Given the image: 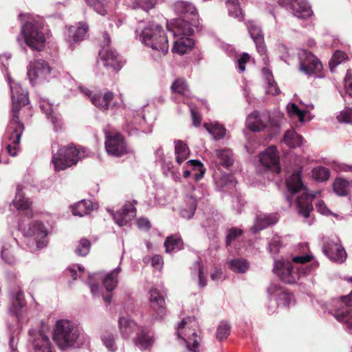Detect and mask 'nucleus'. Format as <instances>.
<instances>
[{
  "instance_id": "1",
  "label": "nucleus",
  "mask_w": 352,
  "mask_h": 352,
  "mask_svg": "<svg viewBox=\"0 0 352 352\" xmlns=\"http://www.w3.org/2000/svg\"><path fill=\"white\" fill-rule=\"evenodd\" d=\"M7 80L11 90L12 107V117L6 133L9 141L6 148L8 153L14 157L17 154L21 137L24 130L23 124L19 120V113L21 107L28 102V93L19 82H13L8 74H7Z\"/></svg>"
},
{
  "instance_id": "2",
  "label": "nucleus",
  "mask_w": 352,
  "mask_h": 352,
  "mask_svg": "<svg viewBox=\"0 0 352 352\" xmlns=\"http://www.w3.org/2000/svg\"><path fill=\"white\" fill-rule=\"evenodd\" d=\"M286 186L289 195L286 196V199L292 205L293 196L298 194L295 198V205L299 215L307 219L313 210L312 201L316 197L318 192L311 194L302 181V171L298 170L286 179Z\"/></svg>"
},
{
  "instance_id": "3",
  "label": "nucleus",
  "mask_w": 352,
  "mask_h": 352,
  "mask_svg": "<svg viewBox=\"0 0 352 352\" xmlns=\"http://www.w3.org/2000/svg\"><path fill=\"white\" fill-rule=\"evenodd\" d=\"M135 34L144 45L162 55L167 53L169 48L168 37L163 28L158 23L142 21L139 23Z\"/></svg>"
},
{
  "instance_id": "4",
  "label": "nucleus",
  "mask_w": 352,
  "mask_h": 352,
  "mask_svg": "<svg viewBox=\"0 0 352 352\" xmlns=\"http://www.w3.org/2000/svg\"><path fill=\"white\" fill-rule=\"evenodd\" d=\"M80 329L74 322L67 319L58 320L52 332V338L61 351L78 347Z\"/></svg>"
},
{
  "instance_id": "5",
  "label": "nucleus",
  "mask_w": 352,
  "mask_h": 352,
  "mask_svg": "<svg viewBox=\"0 0 352 352\" xmlns=\"http://www.w3.org/2000/svg\"><path fill=\"white\" fill-rule=\"evenodd\" d=\"M52 163L55 171L64 170L74 165L88 155V151L80 146H76L69 144L58 147V144L52 145Z\"/></svg>"
},
{
  "instance_id": "6",
  "label": "nucleus",
  "mask_w": 352,
  "mask_h": 352,
  "mask_svg": "<svg viewBox=\"0 0 352 352\" xmlns=\"http://www.w3.org/2000/svg\"><path fill=\"white\" fill-rule=\"evenodd\" d=\"M198 324L194 317L184 318L176 329L178 338L182 339L190 351L199 352V336L196 331Z\"/></svg>"
},
{
  "instance_id": "7",
  "label": "nucleus",
  "mask_w": 352,
  "mask_h": 352,
  "mask_svg": "<svg viewBox=\"0 0 352 352\" xmlns=\"http://www.w3.org/2000/svg\"><path fill=\"white\" fill-rule=\"evenodd\" d=\"M21 34L25 43L31 50L38 52L43 50L46 39L37 23L26 22L21 27Z\"/></svg>"
},
{
  "instance_id": "8",
  "label": "nucleus",
  "mask_w": 352,
  "mask_h": 352,
  "mask_svg": "<svg viewBox=\"0 0 352 352\" xmlns=\"http://www.w3.org/2000/svg\"><path fill=\"white\" fill-rule=\"evenodd\" d=\"M299 69L307 76H320L322 69L321 62L311 52L305 50H300L298 53Z\"/></svg>"
},
{
  "instance_id": "9",
  "label": "nucleus",
  "mask_w": 352,
  "mask_h": 352,
  "mask_svg": "<svg viewBox=\"0 0 352 352\" xmlns=\"http://www.w3.org/2000/svg\"><path fill=\"white\" fill-rule=\"evenodd\" d=\"M273 271L282 281L289 284L296 283L301 276L299 267H295L289 261H275Z\"/></svg>"
},
{
  "instance_id": "10",
  "label": "nucleus",
  "mask_w": 352,
  "mask_h": 352,
  "mask_svg": "<svg viewBox=\"0 0 352 352\" xmlns=\"http://www.w3.org/2000/svg\"><path fill=\"white\" fill-rule=\"evenodd\" d=\"M52 69L44 60L38 59L30 62L27 68V76L32 85L47 80L51 74Z\"/></svg>"
},
{
  "instance_id": "11",
  "label": "nucleus",
  "mask_w": 352,
  "mask_h": 352,
  "mask_svg": "<svg viewBox=\"0 0 352 352\" xmlns=\"http://www.w3.org/2000/svg\"><path fill=\"white\" fill-rule=\"evenodd\" d=\"M10 311L15 315L18 321V327L13 333L16 332V335L20 331V326L28 322L26 301L24 298V294L21 289L14 292L12 295V305Z\"/></svg>"
},
{
  "instance_id": "12",
  "label": "nucleus",
  "mask_w": 352,
  "mask_h": 352,
  "mask_svg": "<svg viewBox=\"0 0 352 352\" xmlns=\"http://www.w3.org/2000/svg\"><path fill=\"white\" fill-rule=\"evenodd\" d=\"M105 148L107 153L115 157H120L127 153L123 136L116 132H105Z\"/></svg>"
},
{
  "instance_id": "13",
  "label": "nucleus",
  "mask_w": 352,
  "mask_h": 352,
  "mask_svg": "<svg viewBox=\"0 0 352 352\" xmlns=\"http://www.w3.org/2000/svg\"><path fill=\"white\" fill-rule=\"evenodd\" d=\"M278 3L290 10L296 17L307 19L313 14V11L307 0H278Z\"/></svg>"
},
{
  "instance_id": "14",
  "label": "nucleus",
  "mask_w": 352,
  "mask_h": 352,
  "mask_svg": "<svg viewBox=\"0 0 352 352\" xmlns=\"http://www.w3.org/2000/svg\"><path fill=\"white\" fill-rule=\"evenodd\" d=\"M29 335L34 352H56L50 338L43 331L30 329Z\"/></svg>"
},
{
  "instance_id": "15",
  "label": "nucleus",
  "mask_w": 352,
  "mask_h": 352,
  "mask_svg": "<svg viewBox=\"0 0 352 352\" xmlns=\"http://www.w3.org/2000/svg\"><path fill=\"white\" fill-rule=\"evenodd\" d=\"M259 162L263 167L272 172L279 173L280 171L279 154L274 146L267 147L260 154Z\"/></svg>"
},
{
  "instance_id": "16",
  "label": "nucleus",
  "mask_w": 352,
  "mask_h": 352,
  "mask_svg": "<svg viewBox=\"0 0 352 352\" xmlns=\"http://www.w3.org/2000/svg\"><path fill=\"white\" fill-rule=\"evenodd\" d=\"M268 294L274 298L278 306L288 307L295 304L292 294L276 284H271L267 288Z\"/></svg>"
},
{
  "instance_id": "17",
  "label": "nucleus",
  "mask_w": 352,
  "mask_h": 352,
  "mask_svg": "<svg viewBox=\"0 0 352 352\" xmlns=\"http://www.w3.org/2000/svg\"><path fill=\"white\" fill-rule=\"evenodd\" d=\"M322 251L327 256L335 262L342 263L346 258V253L337 238L328 241L324 245Z\"/></svg>"
},
{
  "instance_id": "18",
  "label": "nucleus",
  "mask_w": 352,
  "mask_h": 352,
  "mask_svg": "<svg viewBox=\"0 0 352 352\" xmlns=\"http://www.w3.org/2000/svg\"><path fill=\"white\" fill-rule=\"evenodd\" d=\"M25 232L28 237L34 240L38 249H42L47 245L48 232L43 223L34 222Z\"/></svg>"
},
{
  "instance_id": "19",
  "label": "nucleus",
  "mask_w": 352,
  "mask_h": 352,
  "mask_svg": "<svg viewBox=\"0 0 352 352\" xmlns=\"http://www.w3.org/2000/svg\"><path fill=\"white\" fill-rule=\"evenodd\" d=\"M188 19L178 18L167 23V29L175 37L188 36L192 34L194 30Z\"/></svg>"
},
{
  "instance_id": "20",
  "label": "nucleus",
  "mask_w": 352,
  "mask_h": 352,
  "mask_svg": "<svg viewBox=\"0 0 352 352\" xmlns=\"http://www.w3.org/2000/svg\"><path fill=\"white\" fill-rule=\"evenodd\" d=\"M18 248V242L15 239H10L1 242L0 246V256L6 264L12 265L16 263L18 258L16 250Z\"/></svg>"
},
{
  "instance_id": "21",
  "label": "nucleus",
  "mask_w": 352,
  "mask_h": 352,
  "mask_svg": "<svg viewBox=\"0 0 352 352\" xmlns=\"http://www.w3.org/2000/svg\"><path fill=\"white\" fill-rule=\"evenodd\" d=\"M149 301L153 311V317L157 320L163 319L166 314L165 300L164 296L156 288L151 289Z\"/></svg>"
},
{
  "instance_id": "22",
  "label": "nucleus",
  "mask_w": 352,
  "mask_h": 352,
  "mask_svg": "<svg viewBox=\"0 0 352 352\" xmlns=\"http://www.w3.org/2000/svg\"><path fill=\"white\" fill-rule=\"evenodd\" d=\"M133 204H126L123 207L113 213L112 210H109L113 215L115 222L120 227L126 226L136 216V208L134 205L137 204V201L133 200Z\"/></svg>"
},
{
  "instance_id": "23",
  "label": "nucleus",
  "mask_w": 352,
  "mask_h": 352,
  "mask_svg": "<svg viewBox=\"0 0 352 352\" xmlns=\"http://www.w3.org/2000/svg\"><path fill=\"white\" fill-rule=\"evenodd\" d=\"M340 300L346 308L344 310H338L334 316L339 322L345 323L347 331L352 333V291L348 296L340 297Z\"/></svg>"
},
{
  "instance_id": "24",
  "label": "nucleus",
  "mask_w": 352,
  "mask_h": 352,
  "mask_svg": "<svg viewBox=\"0 0 352 352\" xmlns=\"http://www.w3.org/2000/svg\"><path fill=\"white\" fill-rule=\"evenodd\" d=\"M99 56L103 63L104 67L107 69H111L113 72L119 71L122 67V63L120 56L113 49H105L102 47L99 52Z\"/></svg>"
},
{
  "instance_id": "25",
  "label": "nucleus",
  "mask_w": 352,
  "mask_h": 352,
  "mask_svg": "<svg viewBox=\"0 0 352 352\" xmlns=\"http://www.w3.org/2000/svg\"><path fill=\"white\" fill-rule=\"evenodd\" d=\"M246 25L249 34L256 45L258 52L261 56H265L263 60L266 62L265 59L267 57L265 56V53L267 52V49L264 44L263 34L260 26L253 21H248Z\"/></svg>"
},
{
  "instance_id": "26",
  "label": "nucleus",
  "mask_w": 352,
  "mask_h": 352,
  "mask_svg": "<svg viewBox=\"0 0 352 352\" xmlns=\"http://www.w3.org/2000/svg\"><path fill=\"white\" fill-rule=\"evenodd\" d=\"M118 327L121 336L124 339L131 338L133 334L138 333L142 327L139 326L134 320L129 316H121L118 320Z\"/></svg>"
},
{
  "instance_id": "27",
  "label": "nucleus",
  "mask_w": 352,
  "mask_h": 352,
  "mask_svg": "<svg viewBox=\"0 0 352 352\" xmlns=\"http://www.w3.org/2000/svg\"><path fill=\"white\" fill-rule=\"evenodd\" d=\"M80 89L85 96L90 98L92 104L101 110H107L113 98V94L111 91L104 93L102 96L98 94H92V92L87 88L80 87Z\"/></svg>"
},
{
  "instance_id": "28",
  "label": "nucleus",
  "mask_w": 352,
  "mask_h": 352,
  "mask_svg": "<svg viewBox=\"0 0 352 352\" xmlns=\"http://www.w3.org/2000/svg\"><path fill=\"white\" fill-rule=\"evenodd\" d=\"M270 120L268 113H260L257 111L251 113L246 119L247 127L252 131H260L266 126V123Z\"/></svg>"
},
{
  "instance_id": "29",
  "label": "nucleus",
  "mask_w": 352,
  "mask_h": 352,
  "mask_svg": "<svg viewBox=\"0 0 352 352\" xmlns=\"http://www.w3.org/2000/svg\"><path fill=\"white\" fill-rule=\"evenodd\" d=\"M39 107L41 110L45 114L46 118L54 125V130L56 131L58 129H60L63 124L61 115L54 109L52 104L48 100H41Z\"/></svg>"
},
{
  "instance_id": "30",
  "label": "nucleus",
  "mask_w": 352,
  "mask_h": 352,
  "mask_svg": "<svg viewBox=\"0 0 352 352\" xmlns=\"http://www.w3.org/2000/svg\"><path fill=\"white\" fill-rule=\"evenodd\" d=\"M88 29L89 27L87 24L83 22H80L75 25L69 26L65 35L67 41L70 45H72L73 43L82 41L86 36Z\"/></svg>"
},
{
  "instance_id": "31",
  "label": "nucleus",
  "mask_w": 352,
  "mask_h": 352,
  "mask_svg": "<svg viewBox=\"0 0 352 352\" xmlns=\"http://www.w3.org/2000/svg\"><path fill=\"white\" fill-rule=\"evenodd\" d=\"M144 122L145 120L143 116L133 113L126 119L125 130L129 135H136L140 130L144 131L142 125Z\"/></svg>"
},
{
  "instance_id": "32",
  "label": "nucleus",
  "mask_w": 352,
  "mask_h": 352,
  "mask_svg": "<svg viewBox=\"0 0 352 352\" xmlns=\"http://www.w3.org/2000/svg\"><path fill=\"white\" fill-rule=\"evenodd\" d=\"M277 221L278 217L276 214H258L256 217L254 225L252 227L251 230L255 233L265 229L269 226L275 224Z\"/></svg>"
},
{
  "instance_id": "33",
  "label": "nucleus",
  "mask_w": 352,
  "mask_h": 352,
  "mask_svg": "<svg viewBox=\"0 0 352 352\" xmlns=\"http://www.w3.org/2000/svg\"><path fill=\"white\" fill-rule=\"evenodd\" d=\"M154 341L153 337L143 328L133 339L134 344L141 350H146L151 347Z\"/></svg>"
},
{
  "instance_id": "34",
  "label": "nucleus",
  "mask_w": 352,
  "mask_h": 352,
  "mask_svg": "<svg viewBox=\"0 0 352 352\" xmlns=\"http://www.w3.org/2000/svg\"><path fill=\"white\" fill-rule=\"evenodd\" d=\"M174 10L178 15H184L185 19H193L197 16V10L195 6L186 1H179L174 4Z\"/></svg>"
},
{
  "instance_id": "35",
  "label": "nucleus",
  "mask_w": 352,
  "mask_h": 352,
  "mask_svg": "<svg viewBox=\"0 0 352 352\" xmlns=\"http://www.w3.org/2000/svg\"><path fill=\"white\" fill-rule=\"evenodd\" d=\"M193 45L194 41L192 38L182 36L175 41L173 52L182 55L190 51Z\"/></svg>"
},
{
  "instance_id": "36",
  "label": "nucleus",
  "mask_w": 352,
  "mask_h": 352,
  "mask_svg": "<svg viewBox=\"0 0 352 352\" xmlns=\"http://www.w3.org/2000/svg\"><path fill=\"white\" fill-rule=\"evenodd\" d=\"M262 74L266 82V93L272 96L278 94L280 90L276 82L274 80L272 72L268 68L264 67L262 69Z\"/></svg>"
},
{
  "instance_id": "37",
  "label": "nucleus",
  "mask_w": 352,
  "mask_h": 352,
  "mask_svg": "<svg viewBox=\"0 0 352 352\" xmlns=\"http://www.w3.org/2000/svg\"><path fill=\"white\" fill-rule=\"evenodd\" d=\"M94 208V204L90 200L83 199L72 206V212L75 216L83 217L89 214Z\"/></svg>"
},
{
  "instance_id": "38",
  "label": "nucleus",
  "mask_w": 352,
  "mask_h": 352,
  "mask_svg": "<svg viewBox=\"0 0 352 352\" xmlns=\"http://www.w3.org/2000/svg\"><path fill=\"white\" fill-rule=\"evenodd\" d=\"M313 258V256L310 254H305L302 255H297L293 256L292 264L295 267H299L300 274H305L310 267L307 265V263L310 262Z\"/></svg>"
},
{
  "instance_id": "39",
  "label": "nucleus",
  "mask_w": 352,
  "mask_h": 352,
  "mask_svg": "<svg viewBox=\"0 0 352 352\" xmlns=\"http://www.w3.org/2000/svg\"><path fill=\"white\" fill-rule=\"evenodd\" d=\"M117 338V335L111 332H104L100 336L102 343L108 352H116L118 351Z\"/></svg>"
},
{
  "instance_id": "40",
  "label": "nucleus",
  "mask_w": 352,
  "mask_h": 352,
  "mask_svg": "<svg viewBox=\"0 0 352 352\" xmlns=\"http://www.w3.org/2000/svg\"><path fill=\"white\" fill-rule=\"evenodd\" d=\"M174 143L176 162L178 164H181L187 160L190 153L189 148L182 140H175Z\"/></svg>"
},
{
  "instance_id": "41",
  "label": "nucleus",
  "mask_w": 352,
  "mask_h": 352,
  "mask_svg": "<svg viewBox=\"0 0 352 352\" xmlns=\"http://www.w3.org/2000/svg\"><path fill=\"white\" fill-rule=\"evenodd\" d=\"M284 143L290 148L300 146L302 144V137L294 129L287 130L283 136Z\"/></svg>"
},
{
  "instance_id": "42",
  "label": "nucleus",
  "mask_w": 352,
  "mask_h": 352,
  "mask_svg": "<svg viewBox=\"0 0 352 352\" xmlns=\"http://www.w3.org/2000/svg\"><path fill=\"white\" fill-rule=\"evenodd\" d=\"M204 127L207 131L213 136L216 140L223 139L226 135V129L218 122L205 123Z\"/></svg>"
},
{
  "instance_id": "43",
  "label": "nucleus",
  "mask_w": 352,
  "mask_h": 352,
  "mask_svg": "<svg viewBox=\"0 0 352 352\" xmlns=\"http://www.w3.org/2000/svg\"><path fill=\"white\" fill-rule=\"evenodd\" d=\"M351 188V182L342 177H337L333 184V192L339 196H345Z\"/></svg>"
},
{
  "instance_id": "44",
  "label": "nucleus",
  "mask_w": 352,
  "mask_h": 352,
  "mask_svg": "<svg viewBox=\"0 0 352 352\" xmlns=\"http://www.w3.org/2000/svg\"><path fill=\"white\" fill-rule=\"evenodd\" d=\"M121 272L120 266L107 274L103 280V285L107 292L113 291L118 284L117 277Z\"/></svg>"
},
{
  "instance_id": "45",
  "label": "nucleus",
  "mask_w": 352,
  "mask_h": 352,
  "mask_svg": "<svg viewBox=\"0 0 352 352\" xmlns=\"http://www.w3.org/2000/svg\"><path fill=\"white\" fill-rule=\"evenodd\" d=\"M157 1V0H125V3L132 9L141 8L148 11L155 6Z\"/></svg>"
},
{
  "instance_id": "46",
  "label": "nucleus",
  "mask_w": 352,
  "mask_h": 352,
  "mask_svg": "<svg viewBox=\"0 0 352 352\" xmlns=\"http://www.w3.org/2000/svg\"><path fill=\"white\" fill-rule=\"evenodd\" d=\"M215 152L221 165L228 168L233 164V154L230 149H217Z\"/></svg>"
},
{
  "instance_id": "47",
  "label": "nucleus",
  "mask_w": 352,
  "mask_h": 352,
  "mask_svg": "<svg viewBox=\"0 0 352 352\" xmlns=\"http://www.w3.org/2000/svg\"><path fill=\"white\" fill-rule=\"evenodd\" d=\"M229 267L235 273L243 274L250 268V263L244 258H234L230 261Z\"/></svg>"
},
{
  "instance_id": "48",
  "label": "nucleus",
  "mask_w": 352,
  "mask_h": 352,
  "mask_svg": "<svg viewBox=\"0 0 352 352\" xmlns=\"http://www.w3.org/2000/svg\"><path fill=\"white\" fill-rule=\"evenodd\" d=\"M164 245L166 252L170 253L178 251L182 246V239L177 235L168 236Z\"/></svg>"
},
{
  "instance_id": "49",
  "label": "nucleus",
  "mask_w": 352,
  "mask_h": 352,
  "mask_svg": "<svg viewBox=\"0 0 352 352\" xmlns=\"http://www.w3.org/2000/svg\"><path fill=\"white\" fill-rule=\"evenodd\" d=\"M173 92L181 96L188 98L190 96V91L186 81L182 79H177L173 82L171 86Z\"/></svg>"
},
{
  "instance_id": "50",
  "label": "nucleus",
  "mask_w": 352,
  "mask_h": 352,
  "mask_svg": "<svg viewBox=\"0 0 352 352\" xmlns=\"http://www.w3.org/2000/svg\"><path fill=\"white\" fill-rule=\"evenodd\" d=\"M88 6L92 7L99 14L104 16L107 13L109 5L106 0H85Z\"/></svg>"
},
{
  "instance_id": "51",
  "label": "nucleus",
  "mask_w": 352,
  "mask_h": 352,
  "mask_svg": "<svg viewBox=\"0 0 352 352\" xmlns=\"http://www.w3.org/2000/svg\"><path fill=\"white\" fill-rule=\"evenodd\" d=\"M192 274H195L199 278V286L204 288L207 285V279L206 273L199 261L195 262L191 267Z\"/></svg>"
},
{
  "instance_id": "52",
  "label": "nucleus",
  "mask_w": 352,
  "mask_h": 352,
  "mask_svg": "<svg viewBox=\"0 0 352 352\" xmlns=\"http://www.w3.org/2000/svg\"><path fill=\"white\" fill-rule=\"evenodd\" d=\"M226 6L230 16L239 20L242 18V12L239 5V0H227Z\"/></svg>"
},
{
  "instance_id": "53",
  "label": "nucleus",
  "mask_w": 352,
  "mask_h": 352,
  "mask_svg": "<svg viewBox=\"0 0 352 352\" xmlns=\"http://www.w3.org/2000/svg\"><path fill=\"white\" fill-rule=\"evenodd\" d=\"M13 206L17 210H25L29 208L30 202L29 201L23 197L22 192L17 188V192L16 194V197L12 201Z\"/></svg>"
},
{
  "instance_id": "54",
  "label": "nucleus",
  "mask_w": 352,
  "mask_h": 352,
  "mask_svg": "<svg viewBox=\"0 0 352 352\" xmlns=\"http://www.w3.org/2000/svg\"><path fill=\"white\" fill-rule=\"evenodd\" d=\"M347 58L348 56L345 52L340 50L336 51L329 63L330 70L333 72L335 68Z\"/></svg>"
},
{
  "instance_id": "55",
  "label": "nucleus",
  "mask_w": 352,
  "mask_h": 352,
  "mask_svg": "<svg viewBox=\"0 0 352 352\" xmlns=\"http://www.w3.org/2000/svg\"><path fill=\"white\" fill-rule=\"evenodd\" d=\"M312 176L317 181L324 182L329 178L330 173L326 167L317 166L312 170Z\"/></svg>"
},
{
  "instance_id": "56",
  "label": "nucleus",
  "mask_w": 352,
  "mask_h": 352,
  "mask_svg": "<svg viewBox=\"0 0 352 352\" xmlns=\"http://www.w3.org/2000/svg\"><path fill=\"white\" fill-rule=\"evenodd\" d=\"M91 243L86 239H81L76 245L75 252L77 255L85 256L89 252Z\"/></svg>"
},
{
  "instance_id": "57",
  "label": "nucleus",
  "mask_w": 352,
  "mask_h": 352,
  "mask_svg": "<svg viewBox=\"0 0 352 352\" xmlns=\"http://www.w3.org/2000/svg\"><path fill=\"white\" fill-rule=\"evenodd\" d=\"M287 113L290 117L296 116L299 121L302 122L304 121L305 113L307 112L300 110L295 103H289L287 106Z\"/></svg>"
},
{
  "instance_id": "58",
  "label": "nucleus",
  "mask_w": 352,
  "mask_h": 352,
  "mask_svg": "<svg viewBox=\"0 0 352 352\" xmlns=\"http://www.w3.org/2000/svg\"><path fill=\"white\" fill-rule=\"evenodd\" d=\"M282 246L281 238L278 234H275L271 239L268 245L269 252L275 255L278 253L280 247Z\"/></svg>"
},
{
  "instance_id": "59",
  "label": "nucleus",
  "mask_w": 352,
  "mask_h": 352,
  "mask_svg": "<svg viewBox=\"0 0 352 352\" xmlns=\"http://www.w3.org/2000/svg\"><path fill=\"white\" fill-rule=\"evenodd\" d=\"M230 332V327L226 322H221L217 331V338L222 341L226 339Z\"/></svg>"
},
{
  "instance_id": "60",
  "label": "nucleus",
  "mask_w": 352,
  "mask_h": 352,
  "mask_svg": "<svg viewBox=\"0 0 352 352\" xmlns=\"http://www.w3.org/2000/svg\"><path fill=\"white\" fill-rule=\"evenodd\" d=\"M337 119L341 123H352V108H345L337 116Z\"/></svg>"
},
{
  "instance_id": "61",
  "label": "nucleus",
  "mask_w": 352,
  "mask_h": 352,
  "mask_svg": "<svg viewBox=\"0 0 352 352\" xmlns=\"http://www.w3.org/2000/svg\"><path fill=\"white\" fill-rule=\"evenodd\" d=\"M243 234V230L236 228H232L228 230L226 237V244L230 245L231 243L237 239Z\"/></svg>"
},
{
  "instance_id": "62",
  "label": "nucleus",
  "mask_w": 352,
  "mask_h": 352,
  "mask_svg": "<svg viewBox=\"0 0 352 352\" xmlns=\"http://www.w3.org/2000/svg\"><path fill=\"white\" fill-rule=\"evenodd\" d=\"M219 184L221 186H231L234 187L236 184V181L232 175L224 173L221 175Z\"/></svg>"
},
{
  "instance_id": "63",
  "label": "nucleus",
  "mask_w": 352,
  "mask_h": 352,
  "mask_svg": "<svg viewBox=\"0 0 352 352\" xmlns=\"http://www.w3.org/2000/svg\"><path fill=\"white\" fill-rule=\"evenodd\" d=\"M196 208L197 204H195V201H193L192 203H189V208L188 209L182 208L181 210V216L184 219H189L194 215Z\"/></svg>"
},
{
  "instance_id": "64",
  "label": "nucleus",
  "mask_w": 352,
  "mask_h": 352,
  "mask_svg": "<svg viewBox=\"0 0 352 352\" xmlns=\"http://www.w3.org/2000/svg\"><path fill=\"white\" fill-rule=\"evenodd\" d=\"M205 195V193L204 192V189L201 186H197L193 188L192 194L190 196L189 203H192L193 201L195 202L197 204V200L201 199L203 198Z\"/></svg>"
}]
</instances>
